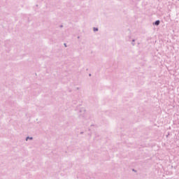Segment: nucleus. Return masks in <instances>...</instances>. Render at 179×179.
<instances>
[{
    "label": "nucleus",
    "mask_w": 179,
    "mask_h": 179,
    "mask_svg": "<svg viewBox=\"0 0 179 179\" xmlns=\"http://www.w3.org/2000/svg\"><path fill=\"white\" fill-rule=\"evenodd\" d=\"M99 29L97 28H94V31H98Z\"/></svg>",
    "instance_id": "1"
},
{
    "label": "nucleus",
    "mask_w": 179,
    "mask_h": 179,
    "mask_svg": "<svg viewBox=\"0 0 179 179\" xmlns=\"http://www.w3.org/2000/svg\"><path fill=\"white\" fill-rule=\"evenodd\" d=\"M159 23H160V21L158 20V21H157V24H159Z\"/></svg>",
    "instance_id": "3"
},
{
    "label": "nucleus",
    "mask_w": 179,
    "mask_h": 179,
    "mask_svg": "<svg viewBox=\"0 0 179 179\" xmlns=\"http://www.w3.org/2000/svg\"><path fill=\"white\" fill-rule=\"evenodd\" d=\"M27 139H29V137H28V138H27Z\"/></svg>",
    "instance_id": "4"
},
{
    "label": "nucleus",
    "mask_w": 179,
    "mask_h": 179,
    "mask_svg": "<svg viewBox=\"0 0 179 179\" xmlns=\"http://www.w3.org/2000/svg\"><path fill=\"white\" fill-rule=\"evenodd\" d=\"M155 24H156V25L157 24V21L155 22Z\"/></svg>",
    "instance_id": "2"
}]
</instances>
